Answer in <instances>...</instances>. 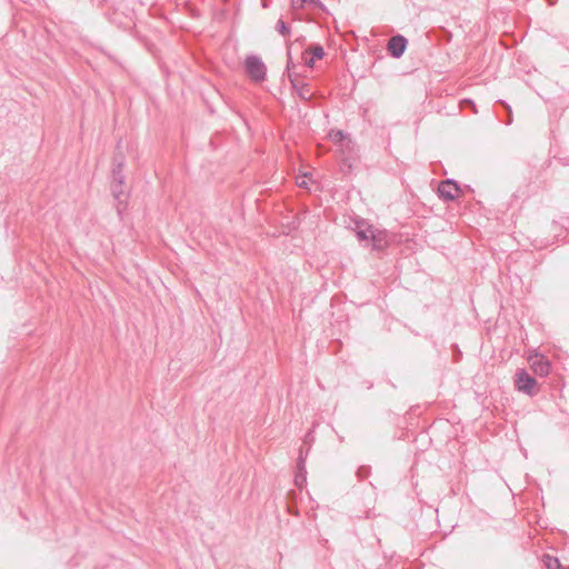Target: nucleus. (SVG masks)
<instances>
[{"label": "nucleus", "instance_id": "1", "mask_svg": "<svg viewBox=\"0 0 569 569\" xmlns=\"http://www.w3.org/2000/svg\"><path fill=\"white\" fill-rule=\"evenodd\" d=\"M244 70L247 76L254 82H262L267 77V67L262 59L256 54H250L244 60Z\"/></svg>", "mask_w": 569, "mask_h": 569}, {"label": "nucleus", "instance_id": "2", "mask_svg": "<svg viewBox=\"0 0 569 569\" xmlns=\"http://www.w3.org/2000/svg\"><path fill=\"white\" fill-rule=\"evenodd\" d=\"M515 385L518 391H521L528 396L537 393V380L526 369H519L516 372Z\"/></svg>", "mask_w": 569, "mask_h": 569}, {"label": "nucleus", "instance_id": "3", "mask_svg": "<svg viewBox=\"0 0 569 569\" xmlns=\"http://www.w3.org/2000/svg\"><path fill=\"white\" fill-rule=\"evenodd\" d=\"M459 183L453 179H446L438 186V196L445 201H453L460 192Z\"/></svg>", "mask_w": 569, "mask_h": 569}, {"label": "nucleus", "instance_id": "4", "mask_svg": "<svg viewBox=\"0 0 569 569\" xmlns=\"http://www.w3.org/2000/svg\"><path fill=\"white\" fill-rule=\"evenodd\" d=\"M407 46V38L402 34H396L389 39L387 50L392 58L399 59L403 56Z\"/></svg>", "mask_w": 569, "mask_h": 569}, {"label": "nucleus", "instance_id": "5", "mask_svg": "<svg viewBox=\"0 0 569 569\" xmlns=\"http://www.w3.org/2000/svg\"><path fill=\"white\" fill-rule=\"evenodd\" d=\"M531 368L535 371V373L541 377H546L550 372V362L543 356H539L531 361Z\"/></svg>", "mask_w": 569, "mask_h": 569}, {"label": "nucleus", "instance_id": "6", "mask_svg": "<svg viewBox=\"0 0 569 569\" xmlns=\"http://www.w3.org/2000/svg\"><path fill=\"white\" fill-rule=\"evenodd\" d=\"M292 88L296 90L298 97L305 101L311 100L313 93L310 90V86L307 82H299L298 80H292Z\"/></svg>", "mask_w": 569, "mask_h": 569}, {"label": "nucleus", "instance_id": "7", "mask_svg": "<svg viewBox=\"0 0 569 569\" xmlns=\"http://www.w3.org/2000/svg\"><path fill=\"white\" fill-rule=\"evenodd\" d=\"M291 4L295 9L309 8V9H323V4L320 0H291Z\"/></svg>", "mask_w": 569, "mask_h": 569}, {"label": "nucleus", "instance_id": "8", "mask_svg": "<svg viewBox=\"0 0 569 569\" xmlns=\"http://www.w3.org/2000/svg\"><path fill=\"white\" fill-rule=\"evenodd\" d=\"M496 104H500L505 110V116H506L505 119H502L499 114H497V118L499 119V121L503 122L506 126L512 124L513 117H512L511 106L501 99L497 100Z\"/></svg>", "mask_w": 569, "mask_h": 569}, {"label": "nucleus", "instance_id": "9", "mask_svg": "<svg viewBox=\"0 0 569 569\" xmlns=\"http://www.w3.org/2000/svg\"><path fill=\"white\" fill-rule=\"evenodd\" d=\"M111 191H112V194L116 198V200H118L117 211H118V214L121 216L122 211L124 209L122 207V200L120 199V197L123 194L122 186H119V183H117V182H112Z\"/></svg>", "mask_w": 569, "mask_h": 569}, {"label": "nucleus", "instance_id": "10", "mask_svg": "<svg viewBox=\"0 0 569 569\" xmlns=\"http://www.w3.org/2000/svg\"><path fill=\"white\" fill-rule=\"evenodd\" d=\"M123 166V161H120L112 168V182H117L119 186L124 182Z\"/></svg>", "mask_w": 569, "mask_h": 569}, {"label": "nucleus", "instance_id": "11", "mask_svg": "<svg viewBox=\"0 0 569 569\" xmlns=\"http://www.w3.org/2000/svg\"><path fill=\"white\" fill-rule=\"evenodd\" d=\"M542 563L546 569H562L559 559L550 555L542 556Z\"/></svg>", "mask_w": 569, "mask_h": 569}, {"label": "nucleus", "instance_id": "12", "mask_svg": "<svg viewBox=\"0 0 569 569\" xmlns=\"http://www.w3.org/2000/svg\"><path fill=\"white\" fill-rule=\"evenodd\" d=\"M306 52L310 53L311 57L316 60H320L323 58L325 56V49L321 44L319 43H315L312 46H310Z\"/></svg>", "mask_w": 569, "mask_h": 569}, {"label": "nucleus", "instance_id": "13", "mask_svg": "<svg viewBox=\"0 0 569 569\" xmlns=\"http://www.w3.org/2000/svg\"><path fill=\"white\" fill-rule=\"evenodd\" d=\"M308 452H309V449H307L306 451H303L302 448L299 449V457L297 459V471L307 472L306 459H307Z\"/></svg>", "mask_w": 569, "mask_h": 569}, {"label": "nucleus", "instance_id": "14", "mask_svg": "<svg viewBox=\"0 0 569 569\" xmlns=\"http://www.w3.org/2000/svg\"><path fill=\"white\" fill-rule=\"evenodd\" d=\"M293 68H296V64L292 62L290 51H288L287 73H288V78H289V81L291 84H292V80H298V76L295 72H292Z\"/></svg>", "mask_w": 569, "mask_h": 569}, {"label": "nucleus", "instance_id": "15", "mask_svg": "<svg viewBox=\"0 0 569 569\" xmlns=\"http://www.w3.org/2000/svg\"><path fill=\"white\" fill-rule=\"evenodd\" d=\"M276 30L282 34V36H288L290 33V28L288 27V24L282 20V19H279L276 23Z\"/></svg>", "mask_w": 569, "mask_h": 569}, {"label": "nucleus", "instance_id": "16", "mask_svg": "<svg viewBox=\"0 0 569 569\" xmlns=\"http://www.w3.org/2000/svg\"><path fill=\"white\" fill-rule=\"evenodd\" d=\"M370 466H360L356 471V476L359 480H365L370 475Z\"/></svg>", "mask_w": 569, "mask_h": 569}, {"label": "nucleus", "instance_id": "17", "mask_svg": "<svg viewBox=\"0 0 569 569\" xmlns=\"http://www.w3.org/2000/svg\"><path fill=\"white\" fill-rule=\"evenodd\" d=\"M295 483L298 488H302L307 483V472L297 471L295 476Z\"/></svg>", "mask_w": 569, "mask_h": 569}, {"label": "nucleus", "instance_id": "18", "mask_svg": "<svg viewBox=\"0 0 569 569\" xmlns=\"http://www.w3.org/2000/svg\"><path fill=\"white\" fill-rule=\"evenodd\" d=\"M335 141H342L345 139V133L341 130H337L336 132L330 134Z\"/></svg>", "mask_w": 569, "mask_h": 569}, {"label": "nucleus", "instance_id": "19", "mask_svg": "<svg viewBox=\"0 0 569 569\" xmlns=\"http://www.w3.org/2000/svg\"><path fill=\"white\" fill-rule=\"evenodd\" d=\"M357 237L359 238V240H367L368 239V234L365 230H359L357 231Z\"/></svg>", "mask_w": 569, "mask_h": 569}, {"label": "nucleus", "instance_id": "20", "mask_svg": "<svg viewBox=\"0 0 569 569\" xmlns=\"http://www.w3.org/2000/svg\"><path fill=\"white\" fill-rule=\"evenodd\" d=\"M315 62H316V59L310 57L309 59H306L305 66L308 67V68H312L315 66Z\"/></svg>", "mask_w": 569, "mask_h": 569}, {"label": "nucleus", "instance_id": "21", "mask_svg": "<svg viewBox=\"0 0 569 569\" xmlns=\"http://www.w3.org/2000/svg\"><path fill=\"white\" fill-rule=\"evenodd\" d=\"M313 441V436H312V431H309L306 437H305V442L306 443H311Z\"/></svg>", "mask_w": 569, "mask_h": 569}, {"label": "nucleus", "instance_id": "22", "mask_svg": "<svg viewBox=\"0 0 569 569\" xmlns=\"http://www.w3.org/2000/svg\"><path fill=\"white\" fill-rule=\"evenodd\" d=\"M120 161H123V162H124L123 157H122V156H118V154H116V156H114V158H113V167H114L118 162H120Z\"/></svg>", "mask_w": 569, "mask_h": 569}, {"label": "nucleus", "instance_id": "23", "mask_svg": "<svg viewBox=\"0 0 569 569\" xmlns=\"http://www.w3.org/2000/svg\"><path fill=\"white\" fill-rule=\"evenodd\" d=\"M463 103H467V106L471 104L473 108H476V104H475V102L471 99H465Z\"/></svg>", "mask_w": 569, "mask_h": 569}]
</instances>
